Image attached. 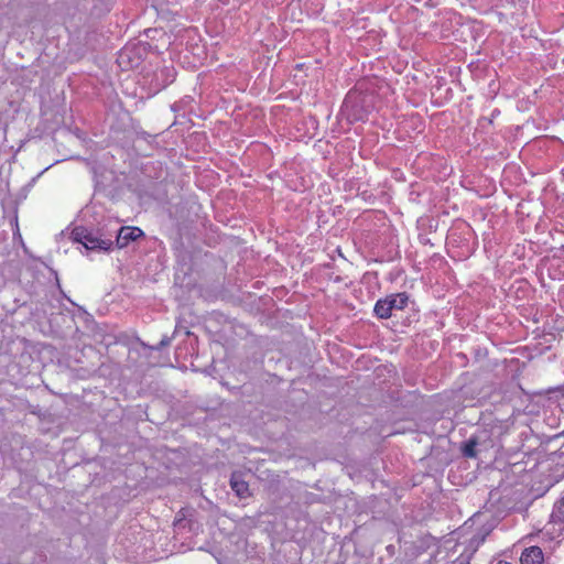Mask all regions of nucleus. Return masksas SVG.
I'll return each instance as SVG.
<instances>
[{
  "label": "nucleus",
  "mask_w": 564,
  "mask_h": 564,
  "mask_svg": "<svg viewBox=\"0 0 564 564\" xmlns=\"http://www.w3.org/2000/svg\"><path fill=\"white\" fill-rule=\"evenodd\" d=\"M560 542L551 545L543 541L534 545H525L520 554V564H557L560 557L555 554V547Z\"/></svg>",
  "instance_id": "nucleus-1"
},
{
  "label": "nucleus",
  "mask_w": 564,
  "mask_h": 564,
  "mask_svg": "<svg viewBox=\"0 0 564 564\" xmlns=\"http://www.w3.org/2000/svg\"><path fill=\"white\" fill-rule=\"evenodd\" d=\"M74 241L82 243L88 251H108L112 246V240L101 238L85 227H76L72 231Z\"/></svg>",
  "instance_id": "nucleus-2"
},
{
  "label": "nucleus",
  "mask_w": 564,
  "mask_h": 564,
  "mask_svg": "<svg viewBox=\"0 0 564 564\" xmlns=\"http://www.w3.org/2000/svg\"><path fill=\"white\" fill-rule=\"evenodd\" d=\"M409 303V295L405 292L391 294L384 299L378 300L373 307V313L378 318H390L394 311H402Z\"/></svg>",
  "instance_id": "nucleus-3"
},
{
  "label": "nucleus",
  "mask_w": 564,
  "mask_h": 564,
  "mask_svg": "<svg viewBox=\"0 0 564 564\" xmlns=\"http://www.w3.org/2000/svg\"><path fill=\"white\" fill-rule=\"evenodd\" d=\"M134 47L124 46L118 55V64L122 68H133L139 66L140 56L135 54Z\"/></svg>",
  "instance_id": "nucleus-4"
},
{
  "label": "nucleus",
  "mask_w": 564,
  "mask_h": 564,
  "mask_svg": "<svg viewBox=\"0 0 564 564\" xmlns=\"http://www.w3.org/2000/svg\"><path fill=\"white\" fill-rule=\"evenodd\" d=\"M141 236H143V231L138 227H121L117 235V245L119 248H123Z\"/></svg>",
  "instance_id": "nucleus-5"
},
{
  "label": "nucleus",
  "mask_w": 564,
  "mask_h": 564,
  "mask_svg": "<svg viewBox=\"0 0 564 564\" xmlns=\"http://www.w3.org/2000/svg\"><path fill=\"white\" fill-rule=\"evenodd\" d=\"M231 489L240 498H246L249 495V485L240 476L232 475L230 479Z\"/></svg>",
  "instance_id": "nucleus-6"
},
{
  "label": "nucleus",
  "mask_w": 564,
  "mask_h": 564,
  "mask_svg": "<svg viewBox=\"0 0 564 564\" xmlns=\"http://www.w3.org/2000/svg\"><path fill=\"white\" fill-rule=\"evenodd\" d=\"M477 440L475 437H470L468 441H466L462 446V454L466 458H475L477 457Z\"/></svg>",
  "instance_id": "nucleus-7"
},
{
  "label": "nucleus",
  "mask_w": 564,
  "mask_h": 564,
  "mask_svg": "<svg viewBox=\"0 0 564 564\" xmlns=\"http://www.w3.org/2000/svg\"><path fill=\"white\" fill-rule=\"evenodd\" d=\"M551 520L554 523H564V496L553 507Z\"/></svg>",
  "instance_id": "nucleus-8"
},
{
  "label": "nucleus",
  "mask_w": 564,
  "mask_h": 564,
  "mask_svg": "<svg viewBox=\"0 0 564 564\" xmlns=\"http://www.w3.org/2000/svg\"><path fill=\"white\" fill-rule=\"evenodd\" d=\"M192 101H193V99L191 97H186V98L182 99L178 104L177 102L174 104L172 106V109L176 111L180 108L181 104H191Z\"/></svg>",
  "instance_id": "nucleus-9"
},
{
  "label": "nucleus",
  "mask_w": 564,
  "mask_h": 564,
  "mask_svg": "<svg viewBox=\"0 0 564 564\" xmlns=\"http://www.w3.org/2000/svg\"><path fill=\"white\" fill-rule=\"evenodd\" d=\"M362 86H364V83L362 82H357L355 84V94L358 91V90H361L362 89ZM357 102V97L355 96V104Z\"/></svg>",
  "instance_id": "nucleus-10"
},
{
  "label": "nucleus",
  "mask_w": 564,
  "mask_h": 564,
  "mask_svg": "<svg viewBox=\"0 0 564 564\" xmlns=\"http://www.w3.org/2000/svg\"><path fill=\"white\" fill-rule=\"evenodd\" d=\"M354 118H355V121H356V120H365L364 115H359V113H357V111H356V110H355Z\"/></svg>",
  "instance_id": "nucleus-11"
},
{
  "label": "nucleus",
  "mask_w": 564,
  "mask_h": 564,
  "mask_svg": "<svg viewBox=\"0 0 564 564\" xmlns=\"http://www.w3.org/2000/svg\"><path fill=\"white\" fill-rule=\"evenodd\" d=\"M350 93H351V89L349 91H347V96H346L345 101H344L345 106H347L348 97H349Z\"/></svg>",
  "instance_id": "nucleus-12"
},
{
  "label": "nucleus",
  "mask_w": 564,
  "mask_h": 564,
  "mask_svg": "<svg viewBox=\"0 0 564 564\" xmlns=\"http://www.w3.org/2000/svg\"><path fill=\"white\" fill-rule=\"evenodd\" d=\"M497 564H512V563L500 560V561L497 562Z\"/></svg>",
  "instance_id": "nucleus-13"
},
{
  "label": "nucleus",
  "mask_w": 564,
  "mask_h": 564,
  "mask_svg": "<svg viewBox=\"0 0 564 564\" xmlns=\"http://www.w3.org/2000/svg\"><path fill=\"white\" fill-rule=\"evenodd\" d=\"M370 107H372V106H371V105H367V106H365L364 110H365L366 112H368V110H369V108H370Z\"/></svg>",
  "instance_id": "nucleus-14"
}]
</instances>
